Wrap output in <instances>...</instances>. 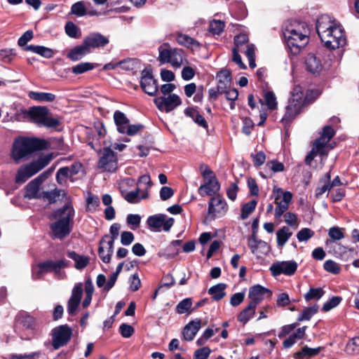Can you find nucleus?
<instances>
[{
    "label": "nucleus",
    "mask_w": 359,
    "mask_h": 359,
    "mask_svg": "<svg viewBox=\"0 0 359 359\" xmlns=\"http://www.w3.org/2000/svg\"><path fill=\"white\" fill-rule=\"evenodd\" d=\"M201 327V320L190 321L183 329L182 335L186 341H192Z\"/></svg>",
    "instance_id": "25"
},
{
    "label": "nucleus",
    "mask_w": 359,
    "mask_h": 359,
    "mask_svg": "<svg viewBox=\"0 0 359 359\" xmlns=\"http://www.w3.org/2000/svg\"><path fill=\"white\" fill-rule=\"evenodd\" d=\"M72 13L77 16H83L86 15V8L83 1H79L74 4L71 8Z\"/></svg>",
    "instance_id": "57"
},
{
    "label": "nucleus",
    "mask_w": 359,
    "mask_h": 359,
    "mask_svg": "<svg viewBox=\"0 0 359 359\" xmlns=\"http://www.w3.org/2000/svg\"><path fill=\"white\" fill-rule=\"evenodd\" d=\"M137 184L140 186H144V188L141 191H147L151 188L152 182L149 175H141L137 181Z\"/></svg>",
    "instance_id": "62"
},
{
    "label": "nucleus",
    "mask_w": 359,
    "mask_h": 359,
    "mask_svg": "<svg viewBox=\"0 0 359 359\" xmlns=\"http://www.w3.org/2000/svg\"><path fill=\"white\" fill-rule=\"evenodd\" d=\"M225 24L219 20H212L210 22L208 31L213 35H219L224 29Z\"/></svg>",
    "instance_id": "43"
},
{
    "label": "nucleus",
    "mask_w": 359,
    "mask_h": 359,
    "mask_svg": "<svg viewBox=\"0 0 359 359\" xmlns=\"http://www.w3.org/2000/svg\"><path fill=\"white\" fill-rule=\"evenodd\" d=\"M114 253V245L109 246L105 239H101L99 243L98 255L104 263H109Z\"/></svg>",
    "instance_id": "27"
},
{
    "label": "nucleus",
    "mask_w": 359,
    "mask_h": 359,
    "mask_svg": "<svg viewBox=\"0 0 359 359\" xmlns=\"http://www.w3.org/2000/svg\"><path fill=\"white\" fill-rule=\"evenodd\" d=\"M41 184L34 180L29 182L25 187V198L28 199H41L42 193L40 190Z\"/></svg>",
    "instance_id": "26"
},
{
    "label": "nucleus",
    "mask_w": 359,
    "mask_h": 359,
    "mask_svg": "<svg viewBox=\"0 0 359 359\" xmlns=\"http://www.w3.org/2000/svg\"><path fill=\"white\" fill-rule=\"evenodd\" d=\"M234 46L233 48L241 50V53L247 55V35L239 34L233 39Z\"/></svg>",
    "instance_id": "38"
},
{
    "label": "nucleus",
    "mask_w": 359,
    "mask_h": 359,
    "mask_svg": "<svg viewBox=\"0 0 359 359\" xmlns=\"http://www.w3.org/2000/svg\"><path fill=\"white\" fill-rule=\"evenodd\" d=\"M89 53H90L89 49L83 41L82 44L76 46L71 49L67 56L72 61H78Z\"/></svg>",
    "instance_id": "29"
},
{
    "label": "nucleus",
    "mask_w": 359,
    "mask_h": 359,
    "mask_svg": "<svg viewBox=\"0 0 359 359\" xmlns=\"http://www.w3.org/2000/svg\"><path fill=\"white\" fill-rule=\"evenodd\" d=\"M192 300L191 298H185L180 302L176 306V312L179 314L191 313L193 311L191 309Z\"/></svg>",
    "instance_id": "41"
},
{
    "label": "nucleus",
    "mask_w": 359,
    "mask_h": 359,
    "mask_svg": "<svg viewBox=\"0 0 359 359\" xmlns=\"http://www.w3.org/2000/svg\"><path fill=\"white\" fill-rule=\"evenodd\" d=\"M309 29L305 22L294 21L286 25L283 36L290 52L297 55L309 42Z\"/></svg>",
    "instance_id": "3"
},
{
    "label": "nucleus",
    "mask_w": 359,
    "mask_h": 359,
    "mask_svg": "<svg viewBox=\"0 0 359 359\" xmlns=\"http://www.w3.org/2000/svg\"><path fill=\"white\" fill-rule=\"evenodd\" d=\"M140 86L145 93L151 96L155 95L158 92L157 82L150 69L145 68L142 71Z\"/></svg>",
    "instance_id": "14"
},
{
    "label": "nucleus",
    "mask_w": 359,
    "mask_h": 359,
    "mask_svg": "<svg viewBox=\"0 0 359 359\" xmlns=\"http://www.w3.org/2000/svg\"><path fill=\"white\" fill-rule=\"evenodd\" d=\"M316 30L321 41L328 48L334 50L346 43L344 29L327 15H321L317 20Z\"/></svg>",
    "instance_id": "1"
},
{
    "label": "nucleus",
    "mask_w": 359,
    "mask_h": 359,
    "mask_svg": "<svg viewBox=\"0 0 359 359\" xmlns=\"http://www.w3.org/2000/svg\"><path fill=\"white\" fill-rule=\"evenodd\" d=\"M211 353L209 347L205 346L195 351L194 359H207Z\"/></svg>",
    "instance_id": "64"
},
{
    "label": "nucleus",
    "mask_w": 359,
    "mask_h": 359,
    "mask_svg": "<svg viewBox=\"0 0 359 359\" xmlns=\"http://www.w3.org/2000/svg\"><path fill=\"white\" fill-rule=\"evenodd\" d=\"M52 346L55 350L66 346L72 336V330L67 325H62L52 330Z\"/></svg>",
    "instance_id": "10"
},
{
    "label": "nucleus",
    "mask_w": 359,
    "mask_h": 359,
    "mask_svg": "<svg viewBox=\"0 0 359 359\" xmlns=\"http://www.w3.org/2000/svg\"><path fill=\"white\" fill-rule=\"evenodd\" d=\"M174 224V219L168 218L165 215L159 214L150 216L147 219V224L149 227L159 230L163 227L165 231H168Z\"/></svg>",
    "instance_id": "17"
},
{
    "label": "nucleus",
    "mask_w": 359,
    "mask_h": 359,
    "mask_svg": "<svg viewBox=\"0 0 359 359\" xmlns=\"http://www.w3.org/2000/svg\"><path fill=\"white\" fill-rule=\"evenodd\" d=\"M250 157L253 165L257 168L261 166L266 161V155L262 151L252 153Z\"/></svg>",
    "instance_id": "51"
},
{
    "label": "nucleus",
    "mask_w": 359,
    "mask_h": 359,
    "mask_svg": "<svg viewBox=\"0 0 359 359\" xmlns=\"http://www.w3.org/2000/svg\"><path fill=\"white\" fill-rule=\"evenodd\" d=\"M228 207L225 200L221 196L212 197L208 204V217L213 219L223 216L227 211Z\"/></svg>",
    "instance_id": "15"
},
{
    "label": "nucleus",
    "mask_w": 359,
    "mask_h": 359,
    "mask_svg": "<svg viewBox=\"0 0 359 359\" xmlns=\"http://www.w3.org/2000/svg\"><path fill=\"white\" fill-rule=\"evenodd\" d=\"M25 50L36 53L45 58H51L53 56V50L42 46L29 45L25 48Z\"/></svg>",
    "instance_id": "35"
},
{
    "label": "nucleus",
    "mask_w": 359,
    "mask_h": 359,
    "mask_svg": "<svg viewBox=\"0 0 359 359\" xmlns=\"http://www.w3.org/2000/svg\"><path fill=\"white\" fill-rule=\"evenodd\" d=\"M62 193V190L55 189L50 191H43L41 198L48 201L50 203L57 201Z\"/></svg>",
    "instance_id": "45"
},
{
    "label": "nucleus",
    "mask_w": 359,
    "mask_h": 359,
    "mask_svg": "<svg viewBox=\"0 0 359 359\" xmlns=\"http://www.w3.org/2000/svg\"><path fill=\"white\" fill-rule=\"evenodd\" d=\"M341 301V297L335 296L332 297L329 301L324 304L323 310L324 311H329L333 308L336 307Z\"/></svg>",
    "instance_id": "61"
},
{
    "label": "nucleus",
    "mask_w": 359,
    "mask_h": 359,
    "mask_svg": "<svg viewBox=\"0 0 359 359\" xmlns=\"http://www.w3.org/2000/svg\"><path fill=\"white\" fill-rule=\"evenodd\" d=\"M121 193L123 198L130 203H137L142 199L149 198L147 191H141L140 188H137L132 191H128L126 189H123V186L120 187Z\"/></svg>",
    "instance_id": "22"
},
{
    "label": "nucleus",
    "mask_w": 359,
    "mask_h": 359,
    "mask_svg": "<svg viewBox=\"0 0 359 359\" xmlns=\"http://www.w3.org/2000/svg\"><path fill=\"white\" fill-rule=\"evenodd\" d=\"M52 159L53 154H49L40 156L36 161L30 163V164L37 173L43 168H45Z\"/></svg>",
    "instance_id": "39"
},
{
    "label": "nucleus",
    "mask_w": 359,
    "mask_h": 359,
    "mask_svg": "<svg viewBox=\"0 0 359 359\" xmlns=\"http://www.w3.org/2000/svg\"><path fill=\"white\" fill-rule=\"evenodd\" d=\"M119 229H120V226L119 224H116V223H114L113 224L111 227H110V230H109V232H110V234L111 236H109V235H104L102 239H105V242L107 243V245H109V246H111L114 245V241L118 238V234H119Z\"/></svg>",
    "instance_id": "42"
},
{
    "label": "nucleus",
    "mask_w": 359,
    "mask_h": 359,
    "mask_svg": "<svg viewBox=\"0 0 359 359\" xmlns=\"http://www.w3.org/2000/svg\"><path fill=\"white\" fill-rule=\"evenodd\" d=\"M126 221L131 226V229L135 230L140 226L141 217L137 214H130L127 216Z\"/></svg>",
    "instance_id": "58"
},
{
    "label": "nucleus",
    "mask_w": 359,
    "mask_h": 359,
    "mask_svg": "<svg viewBox=\"0 0 359 359\" xmlns=\"http://www.w3.org/2000/svg\"><path fill=\"white\" fill-rule=\"evenodd\" d=\"M292 232L287 226H283L276 232L277 245L283 247L292 236Z\"/></svg>",
    "instance_id": "40"
},
{
    "label": "nucleus",
    "mask_w": 359,
    "mask_h": 359,
    "mask_svg": "<svg viewBox=\"0 0 359 359\" xmlns=\"http://www.w3.org/2000/svg\"><path fill=\"white\" fill-rule=\"evenodd\" d=\"M320 349V347L312 348L306 346L302 348L301 351L297 353V355L299 358H311L318 354Z\"/></svg>",
    "instance_id": "49"
},
{
    "label": "nucleus",
    "mask_w": 359,
    "mask_h": 359,
    "mask_svg": "<svg viewBox=\"0 0 359 359\" xmlns=\"http://www.w3.org/2000/svg\"><path fill=\"white\" fill-rule=\"evenodd\" d=\"M324 292L322 288H310L309 291L304 295L306 301L313 299H319L323 294Z\"/></svg>",
    "instance_id": "54"
},
{
    "label": "nucleus",
    "mask_w": 359,
    "mask_h": 359,
    "mask_svg": "<svg viewBox=\"0 0 359 359\" xmlns=\"http://www.w3.org/2000/svg\"><path fill=\"white\" fill-rule=\"evenodd\" d=\"M83 41L90 52L92 49L104 48L109 43L108 37L99 32L89 34L83 39Z\"/></svg>",
    "instance_id": "19"
},
{
    "label": "nucleus",
    "mask_w": 359,
    "mask_h": 359,
    "mask_svg": "<svg viewBox=\"0 0 359 359\" xmlns=\"http://www.w3.org/2000/svg\"><path fill=\"white\" fill-rule=\"evenodd\" d=\"M68 266L67 261L65 259H59L56 261L46 260L41 262V267L46 273L53 272L58 278H63L64 273H61V269Z\"/></svg>",
    "instance_id": "20"
},
{
    "label": "nucleus",
    "mask_w": 359,
    "mask_h": 359,
    "mask_svg": "<svg viewBox=\"0 0 359 359\" xmlns=\"http://www.w3.org/2000/svg\"><path fill=\"white\" fill-rule=\"evenodd\" d=\"M264 99H265L266 105L268 106V107L270 109L273 110L276 108V107H277L276 97L275 94L273 92H271V91L266 92L264 95Z\"/></svg>",
    "instance_id": "59"
},
{
    "label": "nucleus",
    "mask_w": 359,
    "mask_h": 359,
    "mask_svg": "<svg viewBox=\"0 0 359 359\" xmlns=\"http://www.w3.org/2000/svg\"><path fill=\"white\" fill-rule=\"evenodd\" d=\"M305 66L306 70L314 75L319 74L323 69L320 57L313 53H309L306 57Z\"/></svg>",
    "instance_id": "23"
},
{
    "label": "nucleus",
    "mask_w": 359,
    "mask_h": 359,
    "mask_svg": "<svg viewBox=\"0 0 359 359\" xmlns=\"http://www.w3.org/2000/svg\"><path fill=\"white\" fill-rule=\"evenodd\" d=\"M206 181L204 184L201 185L198 188V194L202 196L205 195L212 196L217 194L220 189V185L216 177L212 176L211 179Z\"/></svg>",
    "instance_id": "24"
},
{
    "label": "nucleus",
    "mask_w": 359,
    "mask_h": 359,
    "mask_svg": "<svg viewBox=\"0 0 359 359\" xmlns=\"http://www.w3.org/2000/svg\"><path fill=\"white\" fill-rule=\"evenodd\" d=\"M114 120L118 132L121 134H124V130L128 126L130 122L129 119L126 117V114L117 110L114 114Z\"/></svg>",
    "instance_id": "33"
},
{
    "label": "nucleus",
    "mask_w": 359,
    "mask_h": 359,
    "mask_svg": "<svg viewBox=\"0 0 359 359\" xmlns=\"http://www.w3.org/2000/svg\"><path fill=\"white\" fill-rule=\"evenodd\" d=\"M158 60L161 64L169 63L173 68H180L184 62V51L181 48H172L168 43L161 44L158 48Z\"/></svg>",
    "instance_id": "7"
},
{
    "label": "nucleus",
    "mask_w": 359,
    "mask_h": 359,
    "mask_svg": "<svg viewBox=\"0 0 359 359\" xmlns=\"http://www.w3.org/2000/svg\"><path fill=\"white\" fill-rule=\"evenodd\" d=\"M248 105L252 109L254 114H251V117L248 118V126L250 125V122L252 124V126L255 125L262 126L264 124L266 119V114L264 111L260 110L259 107L255 109V103L253 101V96H248Z\"/></svg>",
    "instance_id": "21"
},
{
    "label": "nucleus",
    "mask_w": 359,
    "mask_h": 359,
    "mask_svg": "<svg viewBox=\"0 0 359 359\" xmlns=\"http://www.w3.org/2000/svg\"><path fill=\"white\" fill-rule=\"evenodd\" d=\"M297 269V264L294 261L278 262L273 264L270 267L271 273L274 276H279L282 273L287 276H292L295 273Z\"/></svg>",
    "instance_id": "18"
},
{
    "label": "nucleus",
    "mask_w": 359,
    "mask_h": 359,
    "mask_svg": "<svg viewBox=\"0 0 359 359\" xmlns=\"http://www.w3.org/2000/svg\"><path fill=\"white\" fill-rule=\"evenodd\" d=\"M218 84L217 87L219 88V92H224L226 88L230 87L231 85V73L227 69H222L219 71L216 76Z\"/></svg>",
    "instance_id": "30"
},
{
    "label": "nucleus",
    "mask_w": 359,
    "mask_h": 359,
    "mask_svg": "<svg viewBox=\"0 0 359 359\" xmlns=\"http://www.w3.org/2000/svg\"><path fill=\"white\" fill-rule=\"evenodd\" d=\"M28 115L31 120L39 126L47 128L57 127L60 121L50 116L49 109L46 107H34L29 111Z\"/></svg>",
    "instance_id": "8"
},
{
    "label": "nucleus",
    "mask_w": 359,
    "mask_h": 359,
    "mask_svg": "<svg viewBox=\"0 0 359 359\" xmlns=\"http://www.w3.org/2000/svg\"><path fill=\"white\" fill-rule=\"evenodd\" d=\"M98 167L107 172L116 171L118 168L117 158L111 149L108 147L104 149L102 155L99 160Z\"/></svg>",
    "instance_id": "16"
},
{
    "label": "nucleus",
    "mask_w": 359,
    "mask_h": 359,
    "mask_svg": "<svg viewBox=\"0 0 359 359\" xmlns=\"http://www.w3.org/2000/svg\"><path fill=\"white\" fill-rule=\"evenodd\" d=\"M318 310V306L316 304L305 308L300 313L297 320L303 321L310 320L311 317L317 313Z\"/></svg>",
    "instance_id": "44"
},
{
    "label": "nucleus",
    "mask_w": 359,
    "mask_h": 359,
    "mask_svg": "<svg viewBox=\"0 0 359 359\" xmlns=\"http://www.w3.org/2000/svg\"><path fill=\"white\" fill-rule=\"evenodd\" d=\"M36 173L31 164H27L18 169L16 176L15 182L22 184L25 182L29 178L32 177Z\"/></svg>",
    "instance_id": "28"
},
{
    "label": "nucleus",
    "mask_w": 359,
    "mask_h": 359,
    "mask_svg": "<svg viewBox=\"0 0 359 359\" xmlns=\"http://www.w3.org/2000/svg\"><path fill=\"white\" fill-rule=\"evenodd\" d=\"M323 268L327 272L335 275L339 274L341 269L340 265L332 259L325 261Z\"/></svg>",
    "instance_id": "47"
},
{
    "label": "nucleus",
    "mask_w": 359,
    "mask_h": 359,
    "mask_svg": "<svg viewBox=\"0 0 359 359\" xmlns=\"http://www.w3.org/2000/svg\"><path fill=\"white\" fill-rule=\"evenodd\" d=\"M69 172L70 169L69 167L60 168L56 173L57 182L61 185L65 184L67 179L70 177Z\"/></svg>",
    "instance_id": "48"
},
{
    "label": "nucleus",
    "mask_w": 359,
    "mask_h": 359,
    "mask_svg": "<svg viewBox=\"0 0 359 359\" xmlns=\"http://www.w3.org/2000/svg\"><path fill=\"white\" fill-rule=\"evenodd\" d=\"M74 216V210L69 204L65 205L54 212L53 217L57 221L50 225L54 238L61 240L70 233Z\"/></svg>",
    "instance_id": "4"
},
{
    "label": "nucleus",
    "mask_w": 359,
    "mask_h": 359,
    "mask_svg": "<svg viewBox=\"0 0 359 359\" xmlns=\"http://www.w3.org/2000/svg\"><path fill=\"white\" fill-rule=\"evenodd\" d=\"M86 209L89 212L95 211L96 208L100 205V198L97 196L90 195L86 199Z\"/></svg>",
    "instance_id": "53"
},
{
    "label": "nucleus",
    "mask_w": 359,
    "mask_h": 359,
    "mask_svg": "<svg viewBox=\"0 0 359 359\" xmlns=\"http://www.w3.org/2000/svg\"><path fill=\"white\" fill-rule=\"evenodd\" d=\"M30 99L38 102H53L55 99V95L50 93L30 91L28 93Z\"/></svg>",
    "instance_id": "36"
},
{
    "label": "nucleus",
    "mask_w": 359,
    "mask_h": 359,
    "mask_svg": "<svg viewBox=\"0 0 359 359\" xmlns=\"http://www.w3.org/2000/svg\"><path fill=\"white\" fill-rule=\"evenodd\" d=\"M344 229H341L338 226H332L328 231V236L334 241H339L344 238L343 231Z\"/></svg>",
    "instance_id": "52"
},
{
    "label": "nucleus",
    "mask_w": 359,
    "mask_h": 359,
    "mask_svg": "<svg viewBox=\"0 0 359 359\" xmlns=\"http://www.w3.org/2000/svg\"><path fill=\"white\" fill-rule=\"evenodd\" d=\"M314 235V231L309 228H304L301 229L297 234V238L299 241H307L312 238Z\"/></svg>",
    "instance_id": "56"
},
{
    "label": "nucleus",
    "mask_w": 359,
    "mask_h": 359,
    "mask_svg": "<svg viewBox=\"0 0 359 359\" xmlns=\"http://www.w3.org/2000/svg\"><path fill=\"white\" fill-rule=\"evenodd\" d=\"M272 197L276 205L274 217L276 220L280 221L281 217L288 210L289 205L292 199V194L290 191H284L281 188L274 187Z\"/></svg>",
    "instance_id": "9"
},
{
    "label": "nucleus",
    "mask_w": 359,
    "mask_h": 359,
    "mask_svg": "<svg viewBox=\"0 0 359 359\" xmlns=\"http://www.w3.org/2000/svg\"><path fill=\"white\" fill-rule=\"evenodd\" d=\"M157 108L168 113L182 104L181 98L176 94H170L168 96L158 97L154 100Z\"/></svg>",
    "instance_id": "13"
},
{
    "label": "nucleus",
    "mask_w": 359,
    "mask_h": 359,
    "mask_svg": "<svg viewBox=\"0 0 359 359\" xmlns=\"http://www.w3.org/2000/svg\"><path fill=\"white\" fill-rule=\"evenodd\" d=\"M20 320L24 328L20 335L21 339L29 341L39 335V325L34 317L25 315L20 317Z\"/></svg>",
    "instance_id": "11"
},
{
    "label": "nucleus",
    "mask_w": 359,
    "mask_h": 359,
    "mask_svg": "<svg viewBox=\"0 0 359 359\" xmlns=\"http://www.w3.org/2000/svg\"><path fill=\"white\" fill-rule=\"evenodd\" d=\"M175 39L179 44L192 50L198 49L200 47V43L196 40L187 34L177 33Z\"/></svg>",
    "instance_id": "31"
},
{
    "label": "nucleus",
    "mask_w": 359,
    "mask_h": 359,
    "mask_svg": "<svg viewBox=\"0 0 359 359\" xmlns=\"http://www.w3.org/2000/svg\"><path fill=\"white\" fill-rule=\"evenodd\" d=\"M334 134V129L330 126H326L323 128L320 137L313 142L312 149L306 156L305 163L306 165H311L317 156L321 158V161L326 158L329 151L332 149V147L330 144V141Z\"/></svg>",
    "instance_id": "6"
},
{
    "label": "nucleus",
    "mask_w": 359,
    "mask_h": 359,
    "mask_svg": "<svg viewBox=\"0 0 359 359\" xmlns=\"http://www.w3.org/2000/svg\"><path fill=\"white\" fill-rule=\"evenodd\" d=\"M67 255L74 261V266L78 270H82L89 264L90 259L88 257L80 255L74 251L67 252Z\"/></svg>",
    "instance_id": "32"
},
{
    "label": "nucleus",
    "mask_w": 359,
    "mask_h": 359,
    "mask_svg": "<svg viewBox=\"0 0 359 359\" xmlns=\"http://www.w3.org/2000/svg\"><path fill=\"white\" fill-rule=\"evenodd\" d=\"M46 142L43 140L29 137H18L13 144L11 156L18 163L36 151L46 148Z\"/></svg>",
    "instance_id": "5"
},
{
    "label": "nucleus",
    "mask_w": 359,
    "mask_h": 359,
    "mask_svg": "<svg viewBox=\"0 0 359 359\" xmlns=\"http://www.w3.org/2000/svg\"><path fill=\"white\" fill-rule=\"evenodd\" d=\"M41 355V351H35L29 353H24V354H11L9 355V359H36Z\"/></svg>",
    "instance_id": "55"
},
{
    "label": "nucleus",
    "mask_w": 359,
    "mask_h": 359,
    "mask_svg": "<svg viewBox=\"0 0 359 359\" xmlns=\"http://www.w3.org/2000/svg\"><path fill=\"white\" fill-rule=\"evenodd\" d=\"M318 96L317 90L308 91L305 95L301 86H295L291 93L288 104L285 109V114L281 120L282 122L284 123H290L302 112L306 104L312 102Z\"/></svg>",
    "instance_id": "2"
},
{
    "label": "nucleus",
    "mask_w": 359,
    "mask_h": 359,
    "mask_svg": "<svg viewBox=\"0 0 359 359\" xmlns=\"http://www.w3.org/2000/svg\"><path fill=\"white\" fill-rule=\"evenodd\" d=\"M184 114L187 116H189L193 119V121L196 123L198 126L207 128H208V123L204 118V117L198 113V111L193 108V107H188L185 109L184 110Z\"/></svg>",
    "instance_id": "34"
},
{
    "label": "nucleus",
    "mask_w": 359,
    "mask_h": 359,
    "mask_svg": "<svg viewBox=\"0 0 359 359\" xmlns=\"http://www.w3.org/2000/svg\"><path fill=\"white\" fill-rule=\"evenodd\" d=\"M94 69L93 64L90 62H81L72 67V72L74 74H81Z\"/></svg>",
    "instance_id": "46"
},
{
    "label": "nucleus",
    "mask_w": 359,
    "mask_h": 359,
    "mask_svg": "<svg viewBox=\"0 0 359 359\" xmlns=\"http://www.w3.org/2000/svg\"><path fill=\"white\" fill-rule=\"evenodd\" d=\"M15 55L13 49L0 50V60L3 62H10Z\"/></svg>",
    "instance_id": "63"
},
{
    "label": "nucleus",
    "mask_w": 359,
    "mask_h": 359,
    "mask_svg": "<svg viewBox=\"0 0 359 359\" xmlns=\"http://www.w3.org/2000/svg\"><path fill=\"white\" fill-rule=\"evenodd\" d=\"M272 295V292L260 285H255L250 287L248 297L251 299L250 303L248 304V320L250 318L249 312L253 308H255L257 304L260 303L264 298H270Z\"/></svg>",
    "instance_id": "12"
},
{
    "label": "nucleus",
    "mask_w": 359,
    "mask_h": 359,
    "mask_svg": "<svg viewBox=\"0 0 359 359\" xmlns=\"http://www.w3.org/2000/svg\"><path fill=\"white\" fill-rule=\"evenodd\" d=\"M83 293V288L81 283L76 284L72 292L71 297L69 300L81 302V296Z\"/></svg>",
    "instance_id": "60"
},
{
    "label": "nucleus",
    "mask_w": 359,
    "mask_h": 359,
    "mask_svg": "<svg viewBox=\"0 0 359 359\" xmlns=\"http://www.w3.org/2000/svg\"><path fill=\"white\" fill-rule=\"evenodd\" d=\"M226 287L224 283H218L208 290V293L212 295V297L215 301L221 300L226 294L225 289Z\"/></svg>",
    "instance_id": "37"
},
{
    "label": "nucleus",
    "mask_w": 359,
    "mask_h": 359,
    "mask_svg": "<svg viewBox=\"0 0 359 359\" xmlns=\"http://www.w3.org/2000/svg\"><path fill=\"white\" fill-rule=\"evenodd\" d=\"M359 349V337L351 339L346 346V351L349 355H353Z\"/></svg>",
    "instance_id": "50"
}]
</instances>
